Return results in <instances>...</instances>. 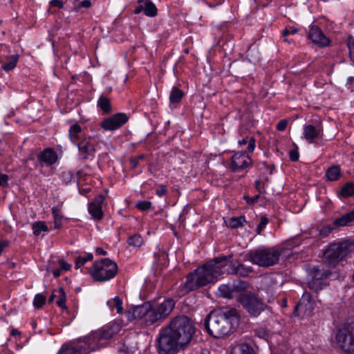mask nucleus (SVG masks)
I'll use <instances>...</instances> for the list:
<instances>
[{
	"label": "nucleus",
	"mask_w": 354,
	"mask_h": 354,
	"mask_svg": "<svg viewBox=\"0 0 354 354\" xmlns=\"http://www.w3.org/2000/svg\"><path fill=\"white\" fill-rule=\"evenodd\" d=\"M37 160L41 167H52L58 160L57 152L52 148H47L37 154Z\"/></svg>",
	"instance_id": "obj_18"
},
{
	"label": "nucleus",
	"mask_w": 354,
	"mask_h": 354,
	"mask_svg": "<svg viewBox=\"0 0 354 354\" xmlns=\"http://www.w3.org/2000/svg\"><path fill=\"white\" fill-rule=\"evenodd\" d=\"M93 258L92 254H88L84 256H78L75 259V268L78 269L83 265H84L86 262L91 261Z\"/></svg>",
	"instance_id": "obj_39"
},
{
	"label": "nucleus",
	"mask_w": 354,
	"mask_h": 354,
	"mask_svg": "<svg viewBox=\"0 0 354 354\" xmlns=\"http://www.w3.org/2000/svg\"><path fill=\"white\" fill-rule=\"evenodd\" d=\"M143 11L146 16L153 17L157 15V8L149 0H144Z\"/></svg>",
	"instance_id": "obj_32"
},
{
	"label": "nucleus",
	"mask_w": 354,
	"mask_h": 354,
	"mask_svg": "<svg viewBox=\"0 0 354 354\" xmlns=\"http://www.w3.org/2000/svg\"><path fill=\"white\" fill-rule=\"evenodd\" d=\"M245 288V283L239 281L238 283L235 282L233 284H222L218 288V295L225 298H233L235 294L241 289Z\"/></svg>",
	"instance_id": "obj_17"
},
{
	"label": "nucleus",
	"mask_w": 354,
	"mask_h": 354,
	"mask_svg": "<svg viewBox=\"0 0 354 354\" xmlns=\"http://www.w3.org/2000/svg\"><path fill=\"white\" fill-rule=\"evenodd\" d=\"M303 136L309 143H313L322 136V129L319 126L306 125L304 127Z\"/></svg>",
	"instance_id": "obj_20"
},
{
	"label": "nucleus",
	"mask_w": 354,
	"mask_h": 354,
	"mask_svg": "<svg viewBox=\"0 0 354 354\" xmlns=\"http://www.w3.org/2000/svg\"><path fill=\"white\" fill-rule=\"evenodd\" d=\"M75 145L78 148L79 157L81 160H85L94 158L95 150L92 137H85Z\"/></svg>",
	"instance_id": "obj_14"
},
{
	"label": "nucleus",
	"mask_w": 354,
	"mask_h": 354,
	"mask_svg": "<svg viewBox=\"0 0 354 354\" xmlns=\"http://www.w3.org/2000/svg\"><path fill=\"white\" fill-rule=\"evenodd\" d=\"M281 254L282 250L279 246L262 247L247 251L243 257L245 261L268 268L277 264Z\"/></svg>",
	"instance_id": "obj_4"
},
{
	"label": "nucleus",
	"mask_w": 354,
	"mask_h": 354,
	"mask_svg": "<svg viewBox=\"0 0 354 354\" xmlns=\"http://www.w3.org/2000/svg\"><path fill=\"white\" fill-rule=\"evenodd\" d=\"M184 346L188 344L194 335L196 328L191 318L186 315H178L172 318L167 326Z\"/></svg>",
	"instance_id": "obj_5"
},
{
	"label": "nucleus",
	"mask_w": 354,
	"mask_h": 354,
	"mask_svg": "<svg viewBox=\"0 0 354 354\" xmlns=\"http://www.w3.org/2000/svg\"><path fill=\"white\" fill-rule=\"evenodd\" d=\"M238 311L231 308L223 313H210L205 320L207 333L214 338H221L230 334L238 324Z\"/></svg>",
	"instance_id": "obj_2"
},
{
	"label": "nucleus",
	"mask_w": 354,
	"mask_h": 354,
	"mask_svg": "<svg viewBox=\"0 0 354 354\" xmlns=\"http://www.w3.org/2000/svg\"><path fill=\"white\" fill-rule=\"evenodd\" d=\"M50 4L51 6L57 7L59 8H64V3L61 0H51Z\"/></svg>",
	"instance_id": "obj_54"
},
{
	"label": "nucleus",
	"mask_w": 354,
	"mask_h": 354,
	"mask_svg": "<svg viewBox=\"0 0 354 354\" xmlns=\"http://www.w3.org/2000/svg\"><path fill=\"white\" fill-rule=\"evenodd\" d=\"M289 157H290V159L292 160V161H297L299 158V153L297 150H290V152H289Z\"/></svg>",
	"instance_id": "obj_52"
},
{
	"label": "nucleus",
	"mask_w": 354,
	"mask_h": 354,
	"mask_svg": "<svg viewBox=\"0 0 354 354\" xmlns=\"http://www.w3.org/2000/svg\"><path fill=\"white\" fill-rule=\"evenodd\" d=\"M9 177L7 174L0 173V187H7Z\"/></svg>",
	"instance_id": "obj_49"
},
{
	"label": "nucleus",
	"mask_w": 354,
	"mask_h": 354,
	"mask_svg": "<svg viewBox=\"0 0 354 354\" xmlns=\"http://www.w3.org/2000/svg\"><path fill=\"white\" fill-rule=\"evenodd\" d=\"M12 336H17L20 335V332L17 329H12L10 332Z\"/></svg>",
	"instance_id": "obj_64"
},
{
	"label": "nucleus",
	"mask_w": 354,
	"mask_h": 354,
	"mask_svg": "<svg viewBox=\"0 0 354 354\" xmlns=\"http://www.w3.org/2000/svg\"><path fill=\"white\" fill-rule=\"evenodd\" d=\"M97 106L101 109L104 114H109L112 111L110 100L103 95L99 97Z\"/></svg>",
	"instance_id": "obj_29"
},
{
	"label": "nucleus",
	"mask_w": 354,
	"mask_h": 354,
	"mask_svg": "<svg viewBox=\"0 0 354 354\" xmlns=\"http://www.w3.org/2000/svg\"><path fill=\"white\" fill-rule=\"evenodd\" d=\"M120 325L114 323L92 332L89 335L85 337L82 342L85 346V352L88 354L92 351L106 346L114 335L120 332Z\"/></svg>",
	"instance_id": "obj_3"
},
{
	"label": "nucleus",
	"mask_w": 354,
	"mask_h": 354,
	"mask_svg": "<svg viewBox=\"0 0 354 354\" xmlns=\"http://www.w3.org/2000/svg\"><path fill=\"white\" fill-rule=\"evenodd\" d=\"M268 223V218L266 216H262L261 218L260 223L257 227V233L258 234H261V232L265 229V227Z\"/></svg>",
	"instance_id": "obj_45"
},
{
	"label": "nucleus",
	"mask_w": 354,
	"mask_h": 354,
	"mask_svg": "<svg viewBox=\"0 0 354 354\" xmlns=\"http://www.w3.org/2000/svg\"><path fill=\"white\" fill-rule=\"evenodd\" d=\"M82 129L78 124H73L71 125L68 129L69 139L73 144L75 145L82 139Z\"/></svg>",
	"instance_id": "obj_26"
},
{
	"label": "nucleus",
	"mask_w": 354,
	"mask_h": 354,
	"mask_svg": "<svg viewBox=\"0 0 354 354\" xmlns=\"http://www.w3.org/2000/svg\"><path fill=\"white\" fill-rule=\"evenodd\" d=\"M347 46L349 50L350 58L354 62V38L352 36L348 37Z\"/></svg>",
	"instance_id": "obj_43"
},
{
	"label": "nucleus",
	"mask_w": 354,
	"mask_h": 354,
	"mask_svg": "<svg viewBox=\"0 0 354 354\" xmlns=\"http://www.w3.org/2000/svg\"><path fill=\"white\" fill-rule=\"evenodd\" d=\"M288 122L286 120H280L277 124V129L278 131H283L287 127Z\"/></svg>",
	"instance_id": "obj_53"
},
{
	"label": "nucleus",
	"mask_w": 354,
	"mask_h": 354,
	"mask_svg": "<svg viewBox=\"0 0 354 354\" xmlns=\"http://www.w3.org/2000/svg\"><path fill=\"white\" fill-rule=\"evenodd\" d=\"M32 230L35 236H39L41 232H48L49 229L44 221H36L32 224Z\"/></svg>",
	"instance_id": "obj_36"
},
{
	"label": "nucleus",
	"mask_w": 354,
	"mask_h": 354,
	"mask_svg": "<svg viewBox=\"0 0 354 354\" xmlns=\"http://www.w3.org/2000/svg\"><path fill=\"white\" fill-rule=\"evenodd\" d=\"M46 301V297L41 293H38L34 297L33 305L35 308H39L45 304Z\"/></svg>",
	"instance_id": "obj_41"
},
{
	"label": "nucleus",
	"mask_w": 354,
	"mask_h": 354,
	"mask_svg": "<svg viewBox=\"0 0 354 354\" xmlns=\"http://www.w3.org/2000/svg\"><path fill=\"white\" fill-rule=\"evenodd\" d=\"M353 83H354V77H348L346 80V86L348 89H350L351 91H354V89L352 86Z\"/></svg>",
	"instance_id": "obj_55"
},
{
	"label": "nucleus",
	"mask_w": 354,
	"mask_h": 354,
	"mask_svg": "<svg viewBox=\"0 0 354 354\" xmlns=\"http://www.w3.org/2000/svg\"><path fill=\"white\" fill-rule=\"evenodd\" d=\"M246 219L244 216H233L229 218L226 225L232 229H236L243 227L246 223Z\"/></svg>",
	"instance_id": "obj_27"
},
{
	"label": "nucleus",
	"mask_w": 354,
	"mask_h": 354,
	"mask_svg": "<svg viewBox=\"0 0 354 354\" xmlns=\"http://www.w3.org/2000/svg\"><path fill=\"white\" fill-rule=\"evenodd\" d=\"M136 207L141 211L149 210L151 207V203L148 201H140L136 204Z\"/></svg>",
	"instance_id": "obj_44"
},
{
	"label": "nucleus",
	"mask_w": 354,
	"mask_h": 354,
	"mask_svg": "<svg viewBox=\"0 0 354 354\" xmlns=\"http://www.w3.org/2000/svg\"><path fill=\"white\" fill-rule=\"evenodd\" d=\"M281 35H282V37H283V41L284 42H287V43H289L290 44L292 42V40L287 38L288 36L290 35V32H289V30H288V27H286L281 32Z\"/></svg>",
	"instance_id": "obj_51"
},
{
	"label": "nucleus",
	"mask_w": 354,
	"mask_h": 354,
	"mask_svg": "<svg viewBox=\"0 0 354 354\" xmlns=\"http://www.w3.org/2000/svg\"><path fill=\"white\" fill-rule=\"evenodd\" d=\"M308 38L319 47H326L330 44V39L324 34L321 28L316 25H312L309 27Z\"/></svg>",
	"instance_id": "obj_15"
},
{
	"label": "nucleus",
	"mask_w": 354,
	"mask_h": 354,
	"mask_svg": "<svg viewBox=\"0 0 354 354\" xmlns=\"http://www.w3.org/2000/svg\"><path fill=\"white\" fill-rule=\"evenodd\" d=\"M107 305L111 310L115 309L118 314L123 313L122 301L119 297H115L113 299L107 301Z\"/></svg>",
	"instance_id": "obj_33"
},
{
	"label": "nucleus",
	"mask_w": 354,
	"mask_h": 354,
	"mask_svg": "<svg viewBox=\"0 0 354 354\" xmlns=\"http://www.w3.org/2000/svg\"><path fill=\"white\" fill-rule=\"evenodd\" d=\"M74 178L73 173L71 171H64L61 174V179L62 182L67 185L70 183Z\"/></svg>",
	"instance_id": "obj_42"
},
{
	"label": "nucleus",
	"mask_w": 354,
	"mask_h": 354,
	"mask_svg": "<svg viewBox=\"0 0 354 354\" xmlns=\"http://www.w3.org/2000/svg\"><path fill=\"white\" fill-rule=\"evenodd\" d=\"M232 354H254V351L250 345L240 344L232 349Z\"/></svg>",
	"instance_id": "obj_34"
},
{
	"label": "nucleus",
	"mask_w": 354,
	"mask_h": 354,
	"mask_svg": "<svg viewBox=\"0 0 354 354\" xmlns=\"http://www.w3.org/2000/svg\"><path fill=\"white\" fill-rule=\"evenodd\" d=\"M288 27L290 35H295V34H296L298 32V29L295 28V27H293V26H288Z\"/></svg>",
	"instance_id": "obj_59"
},
{
	"label": "nucleus",
	"mask_w": 354,
	"mask_h": 354,
	"mask_svg": "<svg viewBox=\"0 0 354 354\" xmlns=\"http://www.w3.org/2000/svg\"><path fill=\"white\" fill-rule=\"evenodd\" d=\"M315 301L309 292H304L298 304L295 306L293 315L304 317L310 315L315 308Z\"/></svg>",
	"instance_id": "obj_12"
},
{
	"label": "nucleus",
	"mask_w": 354,
	"mask_h": 354,
	"mask_svg": "<svg viewBox=\"0 0 354 354\" xmlns=\"http://www.w3.org/2000/svg\"><path fill=\"white\" fill-rule=\"evenodd\" d=\"M83 343L76 346L63 345L57 354H87Z\"/></svg>",
	"instance_id": "obj_24"
},
{
	"label": "nucleus",
	"mask_w": 354,
	"mask_h": 354,
	"mask_svg": "<svg viewBox=\"0 0 354 354\" xmlns=\"http://www.w3.org/2000/svg\"><path fill=\"white\" fill-rule=\"evenodd\" d=\"M243 198L247 201V203L248 204H252V203H254V202H256L259 199V195H256V196H254L252 198H250L249 196H245Z\"/></svg>",
	"instance_id": "obj_57"
},
{
	"label": "nucleus",
	"mask_w": 354,
	"mask_h": 354,
	"mask_svg": "<svg viewBox=\"0 0 354 354\" xmlns=\"http://www.w3.org/2000/svg\"><path fill=\"white\" fill-rule=\"evenodd\" d=\"M184 96V93L180 88L174 86L170 92L169 95V101L171 104H178L179 103L182 98Z\"/></svg>",
	"instance_id": "obj_31"
},
{
	"label": "nucleus",
	"mask_w": 354,
	"mask_h": 354,
	"mask_svg": "<svg viewBox=\"0 0 354 354\" xmlns=\"http://www.w3.org/2000/svg\"><path fill=\"white\" fill-rule=\"evenodd\" d=\"M354 251V242L344 241L333 243L324 252V259L330 267H334L338 262Z\"/></svg>",
	"instance_id": "obj_7"
},
{
	"label": "nucleus",
	"mask_w": 354,
	"mask_h": 354,
	"mask_svg": "<svg viewBox=\"0 0 354 354\" xmlns=\"http://www.w3.org/2000/svg\"><path fill=\"white\" fill-rule=\"evenodd\" d=\"M183 346L167 326L160 330L157 337V350L159 354H175Z\"/></svg>",
	"instance_id": "obj_9"
},
{
	"label": "nucleus",
	"mask_w": 354,
	"mask_h": 354,
	"mask_svg": "<svg viewBox=\"0 0 354 354\" xmlns=\"http://www.w3.org/2000/svg\"><path fill=\"white\" fill-rule=\"evenodd\" d=\"M118 272L115 262L108 258L94 262L91 275L95 281L105 282L113 279Z\"/></svg>",
	"instance_id": "obj_8"
},
{
	"label": "nucleus",
	"mask_w": 354,
	"mask_h": 354,
	"mask_svg": "<svg viewBox=\"0 0 354 354\" xmlns=\"http://www.w3.org/2000/svg\"><path fill=\"white\" fill-rule=\"evenodd\" d=\"M323 283L321 281H313L310 283L309 287L310 289L317 292L322 289Z\"/></svg>",
	"instance_id": "obj_48"
},
{
	"label": "nucleus",
	"mask_w": 354,
	"mask_h": 354,
	"mask_svg": "<svg viewBox=\"0 0 354 354\" xmlns=\"http://www.w3.org/2000/svg\"><path fill=\"white\" fill-rule=\"evenodd\" d=\"M248 143L247 151L248 153H252L256 147V140L253 137H245L238 141L239 146H243Z\"/></svg>",
	"instance_id": "obj_37"
},
{
	"label": "nucleus",
	"mask_w": 354,
	"mask_h": 354,
	"mask_svg": "<svg viewBox=\"0 0 354 354\" xmlns=\"http://www.w3.org/2000/svg\"><path fill=\"white\" fill-rule=\"evenodd\" d=\"M129 119L127 114L118 113L104 118L101 122V127L105 131H115L126 124Z\"/></svg>",
	"instance_id": "obj_13"
},
{
	"label": "nucleus",
	"mask_w": 354,
	"mask_h": 354,
	"mask_svg": "<svg viewBox=\"0 0 354 354\" xmlns=\"http://www.w3.org/2000/svg\"><path fill=\"white\" fill-rule=\"evenodd\" d=\"M127 243L133 247H140L143 244L144 240L141 235L135 234L128 239Z\"/></svg>",
	"instance_id": "obj_38"
},
{
	"label": "nucleus",
	"mask_w": 354,
	"mask_h": 354,
	"mask_svg": "<svg viewBox=\"0 0 354 354\" xmlns=\"http://www.w3.org/2000/svg\"><path fill=\"white\" fill-rule=\"evenodd\" d=\"M149 307V303H145L142 305L133 306L128 312V315H127L128 319L129 321H133L134 319H144V322H145V319H146Z\"/></svg>",
	"instance_id": "obj_21"
},
{
	"label": "nucleus",
	"mask_w": 354,
	"mask_h": 354,
	"mask_svg": "<svg viewBox=\"0 0 354 354\" xmlns=\"http://www.w3.org/2000/svg\"><path fill=\"white\" fill-rule=\"evenodd\" d=\"M252 165V160L246 151H238L231 158L230 169L233 172L248 169Z\"/></svg>",
	"instance_id": "obj_11"
},
{
	"label": "nucleus",
	"mask_w": 354,
	"mask_h": 354,
	"mask_svg": "<svg viewBox=\"0 0 354 354\" xmlns=\"http://www.w3.org/2000/svg\"><path fill=\"white\" fill-rule=\"evenodd\" d=\"M52 214L53 215L54 221H55L56 222L61 221L62 216L60 214L59 209L57 207H54L52 208Z\"/></svg>",
	"instance_id": "obj_50"
},
{
	"label": "nucleus",
	"mask_w": 354,
	"mask_h": 354,
	"mask_svg": "<svg viewBox=\"0 0 354 354\" xmlns=\"http://www.w3.org/2000/svg\"><path fill=\"white\" fill-rule=\"evenodd\" d=\"M145 155L142 154L138 156H135L130 160V165L131 167L133 169L136 168L140 160H143L145 158Z\"/></svg>",
	"instance_id": "obj_46"
},
{
	"label": "nucleus",
	"mask_w": 354,
	"mask_h": 354,
	"mask_svg": "<svg viewBox=\"0 0 354 354\" xmlns=\"http://www.w3.org/2000/svg\"><path fill=\"white\" fill-rule=\"evenodd\" d=\"M57 300L56 301V304L57 306L62 308H66V294L63 290V288H59L57 290Z\"/></svg>",
	"instance_id": "obj_40"
},
{
	"label": "nucleus",
	"mask_w": 354,
	"mask_h": 354,
	"mask_svg": "<svg viewBox=\"0 0 354 354\" xmlns=\"http://www.w3.org/2000/svg\"><path fill=\"white\" fill-rule=\"evenodd\" d=\"M333 337L337 347L345 353L354 354V323L337 326Z\"/></svg>",
	"instance_id": "obj_6"
},
{
	"label": "nucleus",
	"mask_w": 354,
	"mask_h": 354,
	"mask_svg": "<svg viewBox=\"0 0 354 354\" xmlns=\"http://www.w3.org/2000/svg\"><path fill=\"white\" fill-rule=\"evenodd\" d=\"M239 301L252 317H258L266 308L263 301L252 292L243 293Z\"/></svg>",
	"instance_id": "obj_10"
},
{
	"label": "nucleus",
	"mask_w": 354,
	"mask_h": 354,
	"mask_svg": "<svg viewBox=\"0 0 354 354\" xmlns=\"http://www.w3.org/2000/svg\"><path fill=\"white\" fill-rule=\"evenodd\" d=\"M80 6L82 8H88L91 6V2L89 0H84L80 3Z\"/></svg>",
	"instance_id": "obj_58"
},
{
	"label": "nucleus",
	"mask_w": 354,
	"mask_h": 354,
	"mask_svg": "<svg viewBox=\"0 0 354 354\" xmlns=\"http://www.w3.org/2000/svg\"><path fill=\"white\" fill-rule=\"evenodd\" d=\"M231 258H230V259ZM227 259L226 261H228ZM225 266H227V261H225ZM225 266L223 270L229 274L238 275L240 277H247L253 272V268L252 266H245L239 261H233L230 263L227 268Z\"/></svg>",
	"instance_id": "obj_16"
},
{
	"label": "nucleus",
	"mask_w": 354,
	"mask_h": 354,
	"mask_svg": "<svg viewBox=\"0 0 354 354\" xmlns=\"http://www.w3.org/2000/svg\"><path fill=\"white\" fill-rule=\"evenodd\" d=\"M104 201V196L102 194L97 195L93 201L89 203L88 207V213L95 220H101L103 217L102 204Z\"/></svg>",
	"instance_id": "obj_19"
},
{
	"label": "nucleus",
	"mask_w": 354,
	"mask_h": 354,
	"mask_svg": "<svg viewBox=\"0 0 354 354\" xmlns=\"http://www.w3.org/2000/svg\"><path fill=\"white\" fill-rule=\"evenodd\" d=\"M326 277V274H325L324 273H322V274H318L317 272H315L314 273V276H313L314 278L318 279H322L323 277Z\"/></svg>",
	"instance_id": "obj_63"
},
{
	"label": "nucleus",
	"mask_w": 354,
	"mask_h": 354,
	"mask_svg": "<svg viewBox=\"0 0 354 354\" xmlns=\"http://www.w3.org/2000/svg\"><path fill=\"white\" fill-rule=\"evenodd\" d=\"M95 252L97 254L99 255H106V252L104 251L102 248H97L96 250H95Z\"/></svg>",
	"instance_id": "obj_60"
},
{
	"label": "nucleus",
	"mask_w": 354,
	"mask_h": 354,
	"mask_svg": "<svg viewBox=\"0 0 354 354\" xmlns=\"http://www.w3.org/2000/svg\"><path fill=\"white\" fill-rule=\"evenodd\" d=\"M339 197L348 198L354 195V183L353 182L346 183L340 189L338 194Z\"/></svg>",
	"instance_id": "obj_30"
},
{
	"label": "nucleus",
	"mask_w": 354,
	"mask_h": 354,
	"mask_svg": "<svg viewBox=\"0 0 354 354\" xmlns=\"http://www.w3.org/2000/svg\"><path fill=\"white\" fill-rule=\"evenodd\" d=\"M232 257V255L218 257L189 272L186 276L185 281L178 286V295L183 296L215 283L218 277L224 274L223 268L225 266L226 260Z\"/></svg>",
	"instance_id": "obj_1"
},
{
	"label": "nucleus",
	"mask_w": 354,
	"mask_h": 354,
	"mask_svg": "<svg viewBox=\"0 0 354 354\" xmlns=\"http://www.w3.org/2000/svg\"><path fill=\"white\" fill-rule=\"evenodd\" d=\"M62 270L60 268L56 269L53 270V276L57 278L59 277L61 275Z\"/></svg>",
	"instance_id": "obj_62"
},
{
	"label": "nucleus",
	"mask_w": 354,
	"mask_h": 354,
	"mask_svg": "<svg viewBox=\"0 0 354 354\" xmlns=\"http://www.w3.org/2000/svg\"><path fill=\"white\" fill-rule=\"evenodd\" d=\"M326 178L329 181L337 180L341 176V169L338 165L329 167L326 172Z\"/></svg>",
	"instance_id": "obj_28"
},
{
	"label": "nucleus",
	"mask_w": 354,
	"mask_h": 354,
	"mask_svg": "<svg viewBox=\"0 0 354 354\" xmlns=\"http://www.w3.org/2000/svg\"><path fill=\"white\" fill-rule=\"evenodd\" d=\"M163 320L164 319L161 317L156 308L149 304V307L148 308V312L145 319V324L147 326H151Z\"/></svg>",
	"instance_id": "obj_25"
},
{
	"label": "nucleus",
	"mask_w": 354,
	"mask_h": 354,
	"mask_svg": "<svg viewBox=\"0 0 354 354\" xmlns=\"http://www.w3.org/2000/svg\"><path fill=\"white\" fill-rule=\"evenodd\" d=\"M58 294L57 293V290H55L52 295L50 296L48 301L53 302L55 297H57Z\"/></svg>",
	"instance_id": "obj_61"
},
{
	"label": "nucleus",
	"mask_w": 354,
	"mask_h": 354,
	"mask_svg": "<svg viewBox=\"0 0 354 354\" xmlns=\"http://www.w3.org/2000/svg\"><path fill=\"white\" fill-rule=\"evenodd\" d=\"M354 225V210L342 215L333 221V225L336 227L352 226Z\"/></svg>",
	"instance_id": "obj_23"
},
{
	"label": "nucleus",
	"mask_w": 354,
	"mask_h": 354,
	"mask_svg": "<svg viewBox=\"0 0 354 354\" xmlns=\"http://www.w3.org/2000/svg\"><path fill=\"white\" fill-rule=\"evenodd\" d=\"M18 61L19 55H12L8 57L7 62L2 65V68L5 71H10L16 67Z\"/></svg>",
	"instance_id": "obj_35"
},
{
	"label": "nucleus",
	"mask_w": 354,
	"mask_h": 354,
	"mask_svg": "<svg viewBox=\"0 0 354 354\" xmlns=\"http://www.w3.org/2000/svg\"><path fill=\"white\" fill-rule=\"evenodd\" d=\"M175 302L172 299H165L163 302L153 306L161 317L165 320L174 308Z\"/></svg>",
	"instance_id": "obj_22"
},
{
	"label": "nucleus",
	"mask_w": 354,
	"mask_h": 354,
	"mask_svg": "<svg viewBox=\"0 0 354 354\" xmlns=\"http://www.w3.org/2000/svg\"><path fill=\"white\" fill-rule=\"evenodd\" d=\"M59 266H60V269L62 270H68L70 268H71V265L68 264V263H66L65 261L64 260H60L59 261Z\"/></svg>",
	"instance_id": "obj_56"
},
{
	"label": "nucleus",
	"mask_w": 354,
	"mask_h": 354,
	"mask_svg": "<svg viewBox=\"0 0 354 354\" xmlns=\"http://www.w3.org/2000/svg\"><path fill=\"white\" fill-rule=\"evenodd\" d=\"M167 192V187L164 185H160L156 191V194L161 198L164 196Z\"/></svg>",
	"instance_id": "obj_47"
}]
</instances>
